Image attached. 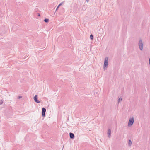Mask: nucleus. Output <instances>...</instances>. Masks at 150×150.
<instances>
[{
	"label": "nucleus",
	"instance_id": "7",
	"mask_svg": "<svg viewBox=\"0 0 150 150\" xmlns=\"http://www.w3.org/2000/svg\"><path fill=\"white\" fill-rule=\"evenodd\" d=\"M111 131L110 129H108L107 132V134L108 137L110 138L111 136Z\"/></svg>",
	"mask_w": 150,
	"mask_h": 150
},
{
	"label": "nucleus",
	"instance_id": "12",
	"mask_svg": "<svg viewBox=\"0 0 150 150\" xmlns=\"http://www.w3.org/2000/svg\"><path fill=\"white\" fill-rule=\"evenodd\" d=\"M122 98L121 97L118 100V102H120L122 100Z\"/></svg>",
	"mask_w": 150,
	"mask_h": 150
},
{
	"label": "nucleus",
	"instance_id": "8",
	"mask_svg": "<svg viewBox=\"0 0 150 150\" xmlns=\"http://www.w3.org/2000/svg\"><path fill=\"white\" fill-rule=\"evenodd\" d=\"M64 2V1L62 2L60 4H59V5L57 7L56 9V11L58 9V8H59L60 6Z\"/></svg>",
	"mask_w": 150,
	"mask_h": 150
},
{
	"label": "nucleus",
	"instance_id": "4",
	"mask_svg": "<svg viewBox=\"0 0 150 150\" xmlns=\"http://www.w3.org/2000/svg\"><path fill=\"white\" fill-rule=\"evenodd\" d=\"M46 109L45 108H43L42 111V117H45V112Z\"/></svg>",
	"mask_w": 150,
	"mask_h": 150
},
{
	"label": "nucleus",
	"instance_id": "9",
	"mask_svg": "<svg viewBox=\"0 0 150 150\" xmlns=\"http://www.w3.org/2000/svg\"><path fill=\"white\" fill-rule=\"evenodd\" d=\"M128 146H131V145L132 144V143L131 140H129L128 142Z\"/></svg>",
	"mask_w": 150,
	"mask_h": 150
},
{
	"label": "nucleus",
	"instance_id": "1",
	"mask_svg": "<svg viewBox=\"0 0 150 150\" xmlns=\"http://www.w3.org/2000/svg\"><path fill=\"white\" fill-rule=\"evenodd\" d=\"M108 65V58L107 57H106L105 58L104 65L103 68L104 70H105L107 67Z\"/></svg>",
	"mask_w": 150,
	"mask_h": 150
},
{
	"label": "nucleus",
	"instance_id": "5",
	"mask_svg": "<svg viewBox=\"0 0 150 150\" xmlns=\"http://www.w3.org/2000/svg\"><path fill=\"white\" fill-rule=\"evenodd\" d=\"M38 95H36L34 97V99L35 101L37 103H40V101L38 99Z\"/></svg>",
	"mask_w": 150,
	"mask_h": 150
},
{
	"label": "nucleus",
	"instance_id": "2",
	"mask_svg": "<svg viewBox=\"0 0 150 150\" xmlns=\"http://www.w3.org/2000/svg\"><path fill=\"white\" fill-rule=\"evenodd\" d=\"M134 122V119L133 117L130 118L129 120L128 126H130L133 125Z\"/></svg>",
	"mask_w": 150,
	"mask_h": 150
},
{
	"label": "nucleus",
	"instance_id": "3",
	"mask_svg": "<svg viewBox=\"0 0 150 150\" xmlns=\"http://www.w3.org/2000/svg\"><path fill=\"white\" fill-rule=\"evenodd\" d=\"M139 47L140 50H142L143 49V43L142 42V39H140L139 41Z\"/></svg>",
	"mask_w": 150,
	"mask_h": 150
},
{
	"label": "nucleus",
	"instance_id": "13",
	"mask_svg": "<svg viewBox=\"0 0 150 150\" xmlns=\"http://www.w3.org/2000/svg\"><path fill=\"white\" fill-rule=\"evenodd\" d=\"M22 97L21 96H18V99H20L21 98H22Z\"/></svg>",
	"mask_w": 150,
	"mask_h": 150
},
{
	"label": "nucleus",
	"instance_id": "15",
	"mask_svg": "<svg viewBox=\"0 0 150 150\" xmlns=\"http://www.w3.org/2000/svg\"><path fill=\"white\" fill-rule=\"evenodd\" d=\"M38 16H40V13H38Z\"/></svg>",
	"mask_w": 150,
	"mask_h": 150
},
{
	"label": "nucleus",
	"instance_id": "10",
	"mask_svg": "<svg viewBox=\"0 0 150 150\" xmlns=\"http://www.w3.org/2000/svg\"><path fill=\"white\" fill-rule=\"evenodd\" d=\"M44 21L45 22L47 23L49 21V19H47V18H45L44 20Z\"/></svg>",
	"mask_w": 150,
	"mask_h": 150
},
{
	"label": "nucleus",
	"instance_id": "14",
	"mask_svg": "<svg viewBox=\"0 0 150 150\" xmlns=\"http://www.w3.org/2000/svg\"><path fill=\"white\" fill-rule=\"evenodd\" d=\"M3 103V101L2 100L1 101V102H0V105H1Z\"/></svg>",
	"mask_w": 150,
	"mask_h": 150
},
{
	"label": "nucleus",
	"instance_id": "11",
	"mask_svg": "<svg viewBox=\"0 0 150 150\" xmlns=\"http://www.w3.org/2000/svg\"><path fill=\"white\" fill-rule=\"evenodd\" d=\"M90 39L91 40H93V35L92 34H91L90 35Z\"/></svg>",
	"mask_w": 150,
	"mask_h": 150
},
{
	"label": "nucleus",
	"instance_id": "6",
	"mask_svg": "<svg viewBox=\"0 0 150 150\" xmlns=\"http://www.w3.org/2000/svg\"><path fill=\"white\" fill-rule=\"evenodd\" d=\"M69 136L70 137L71 139H74L75 137L74 134L71 132H70L69 133Z\"/></svg>",
	"mask_w": 150,
	"mask_h": 150
},
{
	"label": "nucleus",
	"instance_id": "16",
	"mask_svg": "<svg viewBox=\"0 0 150 150\" xmlns=\"http://www.w3.org/2000/svg\"><path fill=\"white\" fill-rule=\"evenodd\" d=\"M89 0H86V1L87 2H88L89 1Z\"/></svg>",
	"mask_w": 150,
	"mask_h": 150
}]
</instances>
